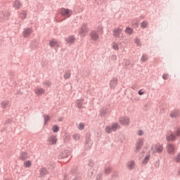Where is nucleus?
Listing matches in <instances>:
<instances>
[{
	"label": "nucleus",
	"instance_id": "obj_1",
	"mask_svg": "<svg viewBox=\"0 0 180 180\" xmlns=\"http://www.w3.org/2000/svg\"><path fill=\"white\" fill-rule=\"evenodd\" d=\"M72 16V10L65 8H61L58 11V13L56 15V22H63L68 18H71Z\"/></svg>",
	"mask_w": 180,
	"mask_h": 180
},
{
	"label": "nucleus",
	"instance_id": "obj_2",
	"mask_svg": "<svg viewBox=\"0 0 180 180\" xmlns=\"http://www.w3.org/2000/svg\"><path fill=\"white\" fill-rule=\"evenodd\" d=\"M97 29L98 30H91L89 33L90 40L92 41L99 40V33L100 34H103V27L99 25Z\"/></svg>",
	"mask_w": 180,
	"mask_h": 180
},
{
	"label": "nucleus",
	"instance_id": "obj_3",
	"mask_svg": "<svg viewBox=\"0 0 180 180\" xmlns=\"http://www.w3.org/2000/svg\"><path fill=\"white\" fill-rule=\"evenodd\" d=\"M112 36L115 39H123V34H122V29L120 27H116L112 30Z\"/></svg>",
	"mask_w": 180,
	"mask_h": 180
},
{
	"label": "nucleus",
	"instance_id": "obj_4",
	"mask_svg": "<svg viewBox=\"0 0 180 180\" xmlns=\"http://www.w3.org/2000/svg\"><path fill=\"white\" fill-rule=\"evenodd\" d=\"M167 151L170 155H174L176 153V148H175V144L168 143L166 146Z\"/></svg>",
	"mask_w": 180,
	"mask_h": 180
},
{
	"label": "nucleus",
	"instance_id": "obj_5",
	"mask_svg": "<svg viewBox=\"0 0 180 180\" xmlns=\"http://www.w3.org/2000/svg\"><path fill=\"white\" fill-rule=\"evenodd\" d=\"M88 32H89L88 25L84 24L79 30V34H80L81 37H84L86 36V33H88Z\"/></svg>",
	"mask_w": 180,
	"mask_h": 180
},
{
	"label": "nucleus",
	"instance_id": "obj_6",
	"mask_svg": "<svg viewBox=\"0 0 180 180\" xmlns=\"http://www.w3.org/2000/svg\"><path fill=\"white\" fill-rule=\"evenodd\" d=\"M71 155V152L69 150H62L58 156V160H64V158H67Z\"/></svg>",
	"mask_w": 180,
	"mask_h": 180
},
{
	"label": "nucleus",
	"instance_id": "obj_7",
	"mask_svg": "<svg viewBox=\"0 0 180 180\" xmlns=\"http://www.w3.org/2000/svg\"><path fill=\"white\" fill-rule=\"evenodd\" d=\"M32 34L33 30L32 28H24L22 36L25 37V39H27V37H32Z\"/></svg>",
	"mask_w": 180,
	"mask_h": 180
},
{
	"label": "nucleus",
	"instance_id": "obj_8",
	"mask_svg": "<svg viewBox=\"0 0 180 180\" xmlns=\"http://www.w3.org/2000/svg\"><path fill=\"white\" fill-rule=\"evenodd\" d=\"M151 151L154 153H158V154H161L162 151H164V147L162 146L160 143H157L154 147L151 148Z\"/></svg>",
	"mask_w": 180,
	"mask_h": 180
},
{
	"label": "nucleus",
	"instance_id": "obj_9",
	"mask_svg": "<svg viewBox=\"0 0 180 180\" xmlns=\"http://www.w3.org/2000/svg\"><path fill=\"white\" fill-rule=\"evenodd\" d=\"M119 122L120 124H123L124 126H129L130 124V119L127 116L120 117Z\"/></svg>",
	"mask_w": 180,
	"mask_h": 180
},
{
	"label": "nucleus",
	"instance_id": "obj_10",
	"mask_svg": "<svg viewBox=\"0 0 180 180\" xmlns=\"http://www.w3.org/2000/svg\"><path fill=\"white\" fill-rule=\"evenodd\" d=\"M48 141L51 146H54V144H57V141L58 139H57V135H51L48 137Z\"/></svg>",
	"mask_w": 180,
	"mask_h": 180
},
{
	"label": "nucleus",
	"instance_id": "obj_11",
	"mask_svg": "<svg viewBox=\"0 0 180 180\" xmlns=\"http://www.w3.org/2000/svg\"><path fill=\"white\" fill-rule=\"evenodd\" d=\"M144 145V140L143 139H139V141L136 143V153H140V150L141 148H143V146Z\"/></svg>",
	"mask_w": 180,
	"mask_h": 180
},
{
	"label": "nucleus",
	"instance_id": "obj_12",
	"mask_svg": "<svg viewBox=\"0 0 180 180\" xmlns=\"http://www.w3.org/2000/svg\"><path fill=\"white\" fill-rule=\"evenodd\" d=\"M117 82H118L117 77H114L112 80H110V89H115V88L117 86Z\"/></svg>",
	"mask_w": 180,
	"mask_h": 180
},
{
	"label": "nucleus",
	"instance_id": "obj_13",
	"mask_svg": "<svg viewBox=\"0 0 180 180\" xmlns=\"http://www.w3.org/2000/svg\"><path fill=\"white\" fill-rule=\"evenodd\" d=\"M34 94H36L37 96H41V95H44V94H46V89L37 87L34 89Z\"/></svg>",
	"mask_w": 180,
	"mask_h": 180
},
{
	"label": "nucleus",
	"instance_id": "obj_14",
	"mask_svg": "<svg viewBox=\"0 0 180 180\" xmlns=\"http://www.w3.org/2000/svg\"><path fill=\"white\" fill-rule=\"evenodd\" d=\"M109 114V106H105L100 109V116L103 117Z\"/></svg>",
	"mask_w": 180,
	"mask_h": 180
},
{
	"label": "nucleus",
	"instance_id": "obj_15",
	"mask_svg": "<svg viewBox=\"0 0 180 180\" xmlns=\"http://www.w3.org/2000/svg\"><path fill=\"white\" fill-rule=\"evenodd\" d=\"M49 46L50 47H60V43H58V41L56 39H52L49 41Z\"/></svg>",
	"mask_w": 180,
	"mask_h": 180
},
{
	"label": "nucleus",
	"instance_id": "obj_16",
	"mask_svg": "<svg viewBox=\"0 0 180 180\" xmlns=\"http://www.w3.org/2000/svg\"><path fill=\"white\" fill-rule=\"evenodd\" d=\"M37 47H39V41H37V39H33L30 46V50H36Z\"/></svg>",
	"mask_w": 180,
	"mask_h": 180
},
{
	"label": "nucleus",
	"instance_id": "obj_17",
	"mask_svg": "<svg viewBox=\"0 0 180 180\" xmlns=\"http://www.w3.org/2000/svg\"><path fill=\"white\" fill-rule=\"evenodd\" d=\"M96 175V170L92 169H89L88 175H87L89 179L94 178Z\"/></svg>",
	"mask_w": 180,
	"mask_h": 180
},
{
	"label": "nucleus",
	"instance_id": "obj_18",
	"mask_svg": "<svg viewBox=\"0 0 180 180\" xmlns=\"http://www.w3.org/2000/svg\"><path fill=\"white\" fill-rule=\"evenodd\" d=\"M127 165L128 169H130L131 171L132 169H134V168H136V162H134V160H131L128 162Z\"/></svg>",
	"mask_w": 180,
	"mask_h": 180
},
{
	"label": "nucleus",
	"instance_id": "obj_19",
	"mask_svg": "<svg viewBox=\"0 0 180 180\" xmlns=\"http://www.w3.org/2000/svg\"><path fill=\"white\" fill-rule=\"evenodd\" d=\"M66 41L68 44H74L75 43V37L70 35L66 39Z\"/></svg>",
	"mask_w": 180,
	"mask_h": 180
},
{
	"label": "nucleus",
	"instance_id": "obj_20",
	"mask_svg": "<svg viewBox=\"0 0 180 180\" xmlns=\"http://www.w3.org/2000/svg\"><path fill=\"white\" fill-rule=\"evenodd\" d=\"M111 129L112 131H116L120 129V125L117 122H112L111 124Z\"/></svg>",
	"mask_w": 180,
	"mask_h": 180
},
{
	"label": "nucleus",
	"instance_id": "obj_21",
	"mask_svg": "<svg viewBox=\"0 0 180 180\" xmlns=\"http://www.w3.org/2000/svg\"><path fill=\"white\" fill-rule=\"evenodd\" d=\"M83 105H84V98L77 100L76 106H77V108H78V109H82V108H84L82 106Z\"/></svg>",
	"mask_w": 180,
	"mask_h": 180
},
{
	"label": "nucleus",
	"instance_id": "obj_22",
	"mask_svg": "<svg viewBox=\"0 0 180 180\" xmlns=\"http://www.w3.org/2000/svg\"><path fill=\"white\" fill-rule=\"evenodd\" d=\"M22 3L20 2V1L19 0H15L14 1V4H13V8H15V9H20V8H22Z\"/></svg>",
	"mask_w": 180,
	"mask_h": 180
},
{
	"label": "nucleus",
	"instance_id": "obj_23",
	"mask_svg": "<svg viewBox=\"0 0 180 180\" xmlns=\"http://www.w3.org/2000/svg\"><path fill=\"white\" fill-rule=\"evenodd\" d=\"M170 117H179V110H174L170 113Z\"/></svg>",
	"mask_w": 180,
	"mask_h": 180
},
{
	"label": "nucleus",
	"instance_id": "obj_24",
	"mask_svg": "<svg viewBox=\"0 0 180 180\" xmlns=\"http://www.w3.org/2000/svg\"><path fill=\"white\" fill-rule=\"evenodd\" d=\"M112 173V167L105 165L104 168V174L105 175H109V174Z\"/></svg>",
	"mask_w": 180,
	"mask_h": 180
},
{
	"label": "nucleus",
	"instance_id": "obj_25",
	"mask_svg": "<svg viewBox=\"0 0 180 180\" xmlns=\"http://www.w3.org/2000/svg\"><path fill=\"white\" fill-rule=\"evenodd\" d=\"M39 172L41 176H46L49 174V171H47V168L46 167L41 168Z\"/></svg>",
	"mask_w": 180,
	"mask_h": 180
},
{
	"label": "nucleus",
	"instance_id": "obj_26",
	"mask_svg": "<svg viewBox=\"0 0 180 180\" xmlns=\"http://www.w3.org/2000/svg\"><path fill=\"white\" fill-rule=\"evenodd\" d=\"M150 157H151L150 153L146 154V155L145 156L144 159L142 161V164H143L144 165L148 164V161H150Z\"/></svg>",
	"mask_w": 180,
	"mask_h": 180
},
{
	"label": "nucleus",
	"instance_id": "obj_27",
	"mask_svg": "<svg viewBox=\"0 0 180 180\" xmlns=\"http://www.w3.org/2000/svg\"><path fill=\"white\" fill-rule=\"evenodd\" d=\"M1 106L3 109H6V108L9 106V101L8 100L3 101L1 103Z\"/></svg>",
	"mask_w": 180,
	"mask_h": 180
},
{
	"label": "nucleus",
	"instance_id": "obj_28",
	"mask_svg": "<svg viewBox=\"0 0 180 180\" xmlns=\"http://www.w3.org/2000/svg\"><path fill=\"white\" fill-rule=\"evenodd\" d=\"M20 159H21L22 161H25V160H27L29 157H27V153L26 152H21L20 153Z\"/></svg>",
	"mask_w": 180,
	"mask_h": 180
},
{
	"label": "nucleus",
	"instance_id": "obj_29",
	"mask_svg": "<svg viewBox=\"0 0 180 180\" xmlns=\"http://www.w3.org/2000/svg\"><path fill=\"white\" fill-rule=\"evenodd\" d=\"M134 32V30H133V28H131L130 27H127L125 29V33L127 34H129V36H131V34H133Z\"/></svg>",
	"mask_w": 180,
	"mask_h": 180
},
{
	"label": "nucleus",
	"instance_id": "obj_30",
	"mask_svg": "<svg viewBox=\"0 0 180 180\" xmlns=\"http://www.w3.org/2000/svg\"><path fill=\"white\" fill-rule=\"evenodd\" d=\"M111 48H112L115 51H119V44H117L116 41H113L111 44Z\"/></svg>",
	"mask_w": 180,
	"mask_h": 180
},
{
	"label": "nucleus",
	"instance_id": "obj_31",
	"mask_svg": "<svg viewBox=\"0 0 180 180\" xmlns=\"http://www.w3.org/2000/svg\"><path fill=\"white\" fill-rule=\"evenodd\" d=\"M72 174L75 175H79V170H78V167L77 166H74L71 170Z\"/></svg>",
	"mask_w": 180,
	"mask_h": 180
},
{
	"label": "nucleus",
	"instance_id": "obj_32",
	"mask_svg": "<svg viewBox=\"0 0 180 180\" xmlns=\"http://www.w3.org/2000/svg\"><path fill=\"white\" fill-rule=\"evenodd\" d=\"M52 131L53 133H58L60 131V127H58V125L57 124L53 125Z\"/></svg>",
	"mask_w": 180,
	"mask_h": 180
},
{
	"label": "nucleus",
	"instance_id": "obj_33",
	"mask_svg": "<svg viewBox=\"0 0 180 180\" xmlns=\"http://www.w3.org/2000/svg\"><path fill=\"white\" fill-rule=\"evenodd\" d=\"M134 43H135V44H136V46L138 47H141V40H140V39H139V37H136L134 39Z\"/></svg>",
	"mask_w": 180,
	"mask_h": 180
},
{
	"label": "nucleus",
	"instance_id": "obj_34",
	"mask_svg": "<svg viewBox=\"0 0 180 180\" xmlns=\"http://www.w3.org/2000/svg\"><path fill=\"white\" fill-rule=\"evenodd\" d=\"M65 79H68L71 77V72L70 70H65V74L64 75Z\"/></svg>",
	"mask_w": 180,
	"mask_h": 180
},
{
	"label": "nucleus",
	"instance_id": "obj_35",
	"mask_svg": "<svg viewBox=\"0 0 180 180\" xmlns=\"http://www.w3.org/2000/svg\"><path fill=\"white\" fill-rule=\"evenodd\" d=\"M24 167L25 168H30L32 167V161L31 160H27L24 162Z\"/></svg>",
	"mask_w": 180,
	"mask_h": 180
},
{
	"label": "nucleus",
	"instance_id": "obj_36",
	"mask_svg": "<svg viewBox=\"0 0 180 180\" xmlns=\"http://www.w3.org/2000/svg\"><path fill=\"white\" fill-rule=\"evenodd\" d=\"M147 26H148V22L146 20L143 21L141 23V29H146L147 27Z\"/></svg>",
	"mask_w": 180,
	"mask_h": 180
},
{
	"label": "nucleus",
	"instance_id": "obj_37",
	"mask_svg": "<svg viewBox=\"0 0 180 180\" xmlns=\"http://www.w3.org/2000/svg\"><path fill=\"white\" fill-rule=\"evenodd\" d=\"M27 16V14L26 13V11H22L20 13V18L23 20L24 19H26V17Z\"/></svg>",
	"mask_w": 180,
	"mask_h": 180
},
{
	"label": "nucleus",
	"instance_id": "obj_38",
	"mask_svg": "<svg viewBox=\"0 0 180 180\" xmlns=\"http://www.w3.org/2000/svg\"><path fill=\"white\" fill-rule=\"evenodd\" d=\"M105 131L108 133V134H110V133H112V127L110 126H106L105 128Z\"/></svg>",
	"mask_w": 180,
	"mask_h": 180
},
{
	"label": "nucleus",
	"instance_id": "obj_39",
	"mask_svg": "<svg viewBox=\"0 0 180 180\" xmlns=\"http://www.w3.org/2000/svg\"><path fill=\"white\" fill-rule=\"evenodd\" d=\"M43 85H46V86L50 88V86H51V82H50V80H45L43 82Z\"/></svg>",
	"mask_w": 180,
	"mask_h": 180
},
{
	"label": "nucleus",
	"instance_id": "obj_40",
	"mask_svg": "<svg viewBox=\"0 0 180 180\" xmlns=\"http://www.w3.org/2000/svg\"><path fill=\"white\" fill-rule=\"evenodd\" d=\"M77 128L79 129V130H84L85 129V124L82 122H80L78 124Z\"/></svg>",
	"mask_w": 180,
	"mask_h": 180
},
{
	"label": "nucleus",
	"instance_id": "obj_41",
	"mask_svg": "<svg viewBox=\"0 0 180 180\" xmlns=\"http://www.w3.org/2000/svg\"><path fill=\"white\" fill-rule=\"evenodd\" d=\"M147 60H148V56H147V55H143L141 58V60L142 61V63H146Z\"/></svg>",
	"mask_w": 180,
	"mask_h": 180
},
{
	"label": "nucleus",
	"instance_id": "obj_42",
	"mask_svg": "<svg viewBox=\"0 0 180 180\" xmlns=\"http://www.w3.org/2000/svg\"><path fill=\"white\" fill-rule=\"evenodd\" d=\"M44 119V124H47V122L50 120V116L45 115Z\"/></svg>",
	"mask_w": 180,
	"mask_h": 180
},
{
	"label": "nucleus",
	"instance_id": "obj_43",
	"mask_svg": "<svg viewBox=\"0 0 180 180\" xmlns=\"http://www.w3.org/2000/svg\"><path fill=\"white\" fill-rule=\"evenodd\" d=\"M174 161L176 162H180V153L173 158Z\"/></svg>",
	"mask_w": 180,
	"mask_h": 180
},
{
	"label": "nucleus",
	"instance_id": "obj_44",
	"mask_svg": "<svg viewBox=\"0 0 180 180\" xmlns=\"http://www.w3.org/2000/svg\"><path fill=\"white\" fill-rule=\"evenodd\" d=\"M72 137H73L74 140H76V141H78L80 139V136L79 134H74L72 135Z\"/></svg>",
	"mask_w": 180,
	"mask_h": 180
},
{
	"label": "nucleus",
	"instance_id": "obj_45",
	"mask_svg": "<svg viewBox=\"0 0 180 180\" xmlns=\"http://www.w3.org/2000/svg\"><path fill=\"white\" fill-rule=\"evenodd\" d=\"M91 136H90V135H87V136H86V143H87V144H91Z\"/></svg>",
	"mask_w": 180,
	"mask_h": 180
},
{
	"label": "nucleus",
	"instance_id": "obj_46",
	"mask_svg": "<svg viewBox=\"0 0 180 180\" xmlns=\"http://www.w3.org/2000/svg\"><path fill=\"white\" fill-rule=\"evenodd\" d=\"M91 147H92V145L91 143H85V145H84L85 150H91Z\"/></svg>",
	"mask_w": 180,
	"mask_h": 180
},
{
	"label": "nucleus",
	"instance_id": "obj_47",
	"mask_svg": "<svg viewBox=\"0 0 180 180\" xmlns=\"http://www.w3.org/2000/svg\"><path fill=\"white\" fill-rule=\"evenodd\" d=\"M103 174L102 172H99L96 178V180H101L102 179V176H103Z\"/></svg>",
	"mask_w": 180,
	"mask_h": 180
},
{
	"label": "nucleus",
	"instance_id": "obj_48",
	"mask_svg": "<svg viewBox=\"0 0 180 180\" xmlns=\"http://www.w3.org/2000/svg\"><path fill=\"white\" fill-rule=\"evenodd\" d=\"M81 174H76V176L73 178L72 180H81Z\"/></svg>",
	"mask_w": 180,
	"mask_h": 180
},
{
	"label": "nucleus",
	"instance_id": "obj_49",
	"mask_svg": "<svg viewBox=\"0 0 180 180\" xmlns=\"http://www.w3.org/2000/svg\"><path fill=\"white\" fill-rule=\"evenodd\" d=\"M89 167H94L95 165V163L94 162V160H90L88 164Z\"/></svg>",
	"mask_w": 180,
	"mask_h": 180
},
{
	"label": "nucleus",
	"instance_id": "obj_50",
	"mask_svg": "<svg viewBox=\"0 0 180 180\" xmlns=\"http://www.w3.org/2000/svg\"><path fill=\"white\" fill-rule=\"evenodd\" d=\"M143 134H144V131H143V130L140 129L138 131L139 136H143Z\"/></svg>",
	"mask_w": 180,
	"mask_h": 180
},
{
	"label": "nucleus",
	"instance_id": "obj_51",
	"mask_svg": "<svg viewBox=\"0 0 180 180\" xmlns=\"http://www.w3.org/2000/svg\"><path fill=\"white\" fill-rule=\"evenodd\" d=\"M163 79H168V75L167 74H163L162 75Z\"/></svg>",
	"mask_w": 180,
	"mask_h": 180
},
{
	"label": "nucleus",
	"instance_id": "obj_52",
	"mask_svg": "<svg viewBox=\"0 0 180 180\" xmlns=\"http://www.w3.org/2000/svg\"><path fill=\"white\" fill-rule=\"evenodd\" d=\"M11 122H12V120L11 119H8L7 120H6V122H4V124H9V123H11Z\"/></svg>",
	"mask_w": 180,
	"mask_h": 180
},
{
	"label": "nucleus",
	"instance_id": "obj_53",
	"mask_svg": "<svg viewBox=\"0 0 180 180\" xmlns=\"http://www.w3.org/2000/svg\"><path fill=\"white\" fill-rule=\"evenodd\" d=\"M155 167H156V168H158V167H160V161H157L155 163Z\"/></svg>",
	"mask_w": 180,
	"mask_h": 180
},
{
	"label": "nucleus",
	"instance_id": "obj_54",
	"mask_svg": "<svg viewBox=\"0 0 180 180\" xmlns=\"http://www.w3.org/2000/svg\"><path fill=\"white\" fill-rule=\"evenodd\" d=\"M132 102H137L139 101V98L136 97V98H131Z\"/></svg>",
	"mask_w": 180,
	"mask_h": 180
},
{
	"label": "nucleus",
	"instance_id": "obj_55",
	"mask_svg": "<svg viewBox=\"0 0 180 180\" xmlns=\"http://www.w3.org/2000/svg\"><path fill=\"white\" fill-rule=\"evenodd\" d=\"M139 95H143L144 94V91H143V89H141L138 91Z\"/></svg>",
	"mask_w": 180,
	"mask_h": 180
},
{
	"label": "nucleus",
	"instance_id": "obj_56",
	"mask_svg": "<svg viewBox=\"0 0 180 180\" xmlns=\"http://www.w3.org/2000/svg\"><path fill=\"white\" fill-rule=\"evenodd\" d=\"M63 120H64V117H60L59 118H58V122H63Z\"/></svg>",
	"mask_w": 180,
	"mask_h": 180
},
{
	"label": "nucleus",
	"instance_id": "obj_57",
	"mask_svg": "<svg viewBox=\"0 0 180 180\" xmlns=\"http://www.w3.org/2000/svg\"><path fill=\"white\" fill-rule=\"evenodd\" d=\"M139 22H135V23H134V27H139Z\"/></svg>",
	"mask_w": 180,
	"mask_h": 180
},
{
	"label": "nucleus",
	"instance_id": "obj_58",
	"mask_svg": "<svg viewBox=\"0 0 180 180\" xmlns=\"http://www.w3.org/2000/svg\"><path fill=\"white\" fill-rule=\"evenodd\" d=\"M177 176H180V168H179L178 169Z\"/></svg>",
	"mask_w": 180,
	"mask_h": 180
},
{
	"label": "nucleus",
	"instance_id": "obj_59",
	"mask_svg": "<svg viewBox=\"0 0 180 180\" xmlns=\"http://www.w3.org/2000/svg\"><path fill=\"white\" fill-rule=\"evenodd\" d=\"M113 58H116V55L112 56Z\"/></svg>",
	"mask_w": 180,
	"mask_h": 180
}]
</instances>
